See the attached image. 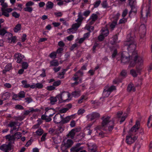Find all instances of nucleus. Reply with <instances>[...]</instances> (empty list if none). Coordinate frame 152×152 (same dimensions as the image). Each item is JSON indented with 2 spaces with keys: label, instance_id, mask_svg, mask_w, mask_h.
<instances>
[{
  "label": "nucleus",
  "instance_id": "obj_1",
  "mask_svg": "<svg viewBox=\"0 0 152 152\" xmlns=\"http://www.w3.org/2000/svg\"><path fill=\"white\" fill-rule=\"evenodd\" d=\"M124 44L125 46L127 47V49L129 51L132 52L129 61V66L134 67L135 65L137 58V53L136 51H134L136 49V45L135 37L132 36L130 34H128L127 40L124 42Z\"/></svg>",
  "mask_w": 152,
  "mask_h": 152
},
{
  "label": "nucleus",
  "instance_id": "obj_2",
  "mask_svg": "<svg viewBox=\"0 0 152 152\" xmlns=\"http://www.w3.org/2000/svg\"><path fill=\"white\" fill-rule=\"evenodd\" d=\"M110 117L109 116H104L102 118V128L105 131H111L114 126V121L110 120Z\"/></svg>",
  "mask_w": 152,
  "mask_h": 152
},
{
  "label": "nucleus",
  "instance_id": "obj_3",
  "mask_svg": "<svg viewBox=\"0 0 152 152\" xmlns=\"http://www.w3.org/2000/svg\"><path fill=\"white\" fill-rule=\"evenodd\" d=\"M73 144V142L71 140L68 139L66 142L64 140L61 147L62 152H68L67 149L71 147Z\"/></svg>",
  "mask_w": 152,
  "mask_h": 152
},
{
  "label": "nucleus",
  "instance_id": "obj_4",
  "mask_svg": "<svg viewBox=\"0 0 152 152\" xmlns=\"http://www.w3.org/2000/svg\"><path fill=\"white\" fill-rule=\"evenodd\" d=\"M131 58V56L129 55L127 52H123L121 53V63L124 64L129 63Z\"/></svg>",
  "mask_w": 152,
  "mask_h": 152
},
{
  "label": "nucleus",
  "instance_id": "obj_5",
  "mask_svg": "<svg viewBox=\"0 0 152 152\" xmlns=\"http://www.w3.org/2000/svg\"><path fill=\"white\" fill-rule=\"evenodd\" d=\"M99 114L96 112L93 113L91 114L88 115L87 116L88 119L91 121L99 118Z\"/></svg>",
  "mask_w": 152,
  "mask_h": 152
},
{
  "label": "nucleus",
  "instance_id": "obj_6",
  "mask_svg": "<svg viewBox=\"0 0 152 152\" xmlns=\"http://www.w3.org/2000/svg\"><path fill=\"white\" fill-rule=\"evenodd\" d=\"M137 136H135L132 137L131 135L126 136V142L128 144H131L134 143L137 139Z\"/></svg>",
  "mask_w": 152,
  "mask_h": 152
},
{
  "label": "nucleus",
  "instance_id": "obj_7",
  "mask_svg": "<svg viewBox=\"0 0 152 152\" xmlns=\"http://www.w3.org/2000/svg\"><path fill=\"white\" fill-rule=\"evenodd\" d=\"M62 116L59 113L56 114L53 118V121L56 124H61Z\"/></svg>",
  "mask_w": 152,
  "mask_h": 152
},
{
  "label": "nucleus",
  "instance_id": "obj_8",
  "mask_svg": "<svg viewBox=\"0 0 152 152\" xmlns=\"http://www.w3.org/2000/svg\"><path fill=\"white\" fill-rule=\"evenodd\" d=\"M80 129L77 128H74L72 129L71 131L67 134V136L68 137H70L72 139L74 138L76 132L80 131Z\"/></svg>",
  "mask_w": 152,
  "mask_h": 152
},
{
  "label": "nucleus",
  "instance_id": "obj_9",
  "mask_svg": "<svg viewBox=\"0 0 152 152\" xmlns=\"http://www.w3.org/2000/svg\"><path fill=\"white\" fill-rule=\"evenodd\" d=\"M14 57L15 59H17V62L18 63L20 64L21 63L22 59L24 57V56L22 55L20 53H17L15 54Z\"/></svg>",
  "mask_w": 152,
  "mask_h": 152
},
{
  "label": "nucleus",
  "instance_id": "obj_10",
  "mask_svg": "<svg viewBox=\"0 0 152 152\" xmlns=\"http://www.w3.org/2000/svg\"><path fill=\"white\" fill-rule=\"evenodd\" d=\"M81 144L80 143H77L76 144V145L72 147L71 148V151H74L76 150L77 151H80V150H82L83 149V147H80V145Z\"/></svg>",
  "mask_w": 152,
  "mask_h": 152
},
{
  "label": "nucleus",
  "instance_id": "obj_11",
  "mask_svg": "<svg viewBox=\"0 0 152 152\" xmlns=\"http://www.w3.org/2000/svg\"><path fill=\"white\" fill-rule=\"evenodd\" d=\"M108 34V31L107 30L105 31H103L102 34L100 35L98 37V39L102 41L104 39V36H107Z\"/></svg>",
  "mask_w": 152,
  "mask_h": 152
},
{
  "label": "nucleus",
  "instance_id": "obj_12",
  "mask_svg": "<svg viewBox=\"0 0 152 152\" xmlns=\"http://www.w3.org/2000/svg\"><path fill=\"white\" fill-rule=\"evenodd\" d=\"M85 136V134L83 132H80L77 134L76 136V139L77 140V141L79 142L82 140L84 139Z\"/></svg>",
  "mask_w": 152,
  "mask_h": 152
},
{
  "label": "nucleus",
  "instance_id": "obj_13",
  "mask_svg": "<svg viewBox=\"0 0 152 152\" xmlns=\"http://www.w3.org/2000/svg\"><path fill=\"white\" fill-rule=\"evenodd\" d=\"M140 122L139 121H137L135 124L130 129V132H136L138 129V126L140 125Z\"/></svg>",
  "mask_w": 152,
  "mask_h": 152
},
{
  "label": "nucleus",
  "instance_id": "obj_14",
  "mask_svg": "<svg viewBox=\"0 0 152 152\" xmlns=\"http://www.w3.org/2000/svg\"><path fill=\"white\" fill-rule=\"evenodd\" d=\"M68 69H64L62 70V71L61 72H59L58 73V77L60 78V79H62L64 78V75L65 74V72Z\"/></svg>",
  "mask_w": 152,
  "mask_h": 152
},
{
  "label": "nucleus",
  "instance_id": "obj_15",
  "mask_svg": "<svg viewBox=\"0 0 152 152\" xmlns=\"http://www.w3.org/2000/svg\"><path fill=\"white\" fill-rule=\"evenodd\" d=\"M46 114V112H45L44 114L42 115H41V119L42 120H45L46 122H49L52 120V119L50 118H47V116L45 115Z\"/></svg>",
  "mask_w": 152,
  "mask_h": 152
},
{
  "label": "nucleus",
  "instance_id": "obj_16",
  "mask_svg": "<svg viewBox=\"0 0 152 152\" xmlns=\"http://www.w3.org/2000/svg\"><path fill=\"white\" fill-rule=\"evenodd\" d=\"M57 98H58L60 103H61L63 102H66V101L68 100V99H64L61 94L57 95L56 97Z\"/></svg>",
  "mask_w": 152,
  "mask_h": 152
},
{
  "label": "nucleus",
  "instance_id": "obj_17",
  "mask_svg": "<svg viewBox=\"0 0 152 152\" xmlns=\"http://www.w3.org/2000/svg\"><path fill=\"white\" fill-rule=\"evenodd\" d=\"M10 96V94L9 92H6L2 96V99L3 100L8 99Z\"/></svg>",
  "mask_w": 152,
  "mask_h": 152
},
{
  "label": "nucleus",
  "instance_id": "obj_18",
  "mask_svg": "<svg viewBox=\"0 0 152 152\" xmlns=\"http://www.w3.org/2000/svg\"><path fill=\"white\" fill-rule=\"evenodd\" d=\"M139 31L141 33H144L146 31V27L144 24H141L139 28Z\"/></svg>",
  "mask_w": 152,
  "mask_h": 152
},
{
  "label": "nucleus",
  "instance_id": "obj_19",
  "mask_svg": "<svg viewBox=\"0 0 152 152\" xmlns=\"http://www.w3.org/2000/svg\"><path fill=\"white\" fill-rule=\"evenodd\" d=\"M127 90L129 92H130L131 91H135V88L133 84H129L127 88Z\"/></svg>",
  "mask_w": 152,
  "mask_h": 152
},
{
  "label": "nucleus",
  "instance_id": "obj_20",
  "mask_svg": "<svg viewBox=\"0 0 152 152\" xmlns=\"http://www.w3.org/2000/svg\"><path fill=\"white\" fill-rule=\"evenodd\" d=\"M70 119L71 118L70 116H67L64 118L62 117L61 124H64L67 123L69 121Z\"/></svg>",
  "mask_w": 152,
  "mask_h": 152
},
{
  "label": "nucleus",
  "instance_id": "obj_21",
  "mask_svg": "<svg viewBox=\"0 0 152 152\" xmlns=\"http://www.w3.org/2000/svg\"><path fill=\"white\" fill-rule=\"evenodd\" d=\"M54 6L53 3L51 1H48L46 4V9H51Z\"/></svg>",
  "mask_w": 152,
  "mask_h": 152
},
{
  "label": "nucleus",
  "instance_id": "obj_22",
  "mask_svg": "<svg viewBox=\"0 0 152 152\" xmlns=\"http://www.w3.org/2000/svg\"><path fill=\"white\" fill-rule=\"evenodd\" d=\"M50 66H58L59 65V63L58 62V61L56 60H54L53 61H50Z\"/></svg>",
  "mask_w": 152,
  "mask_h": 152
},
{
  "label": "nucleus",
  "instance_id": "obj_23",
  "mask_svg": "<svg viewBox=\"0 0 152 152\" xmlns=\"http://www.w3.org/2000/svg\"><path fill=\"white\" fill-rule=\"evenodd\" d=\"M21 28V25L20 24H17L14 28L13 30L14 32H17L20 30Z\"/></svg>",
  "mask_w": 152,
  "mask_h": 152
},
{
  "label": "nucleus",
  "instance_id": "obj_24",
  "mask_svg": "<svg viewBox=\"0 0 152 152\" xmlns=\"http://www.w3.org/2000/svg\"><path fill=\"white\" fill-rule=\"evenodd\" d=\"M64 126L62 124H59L58 125V128L57 129L60 131V133H61L64 130Z\"/></svg>",
  "mask_w": 152,
  "mask_h": 152
},
{
  "label": "nucleus",
  "instance_id": "obj_25",
  "mask_svg": "<svg viewBox=\"0 0 152 152\" xmlns=\"http://www.w3.org/2000/svg\"><path fill=\"white\" fill-rule=\"evenodd\" d=\"M11 36V37H8L7 38V39L9 41L10 40H11L10 42H13L14 43H15L16 42V37L15 36H12V35L11 34H9Z\"/></svg>",
  "mask_w": 152,
  "mask_h": 152
},
{
  "label": "nucleus",
  "instance_id": "obj_26",
  "mask_svg": "<svg viewBox=\"0 0 152 152\" xmlns=\"http://www.w3.org/2000/svg\"><path fill=\"white\" fill-rule=\"evenodd\" d=\"M147 125L149 128L151 127L152 126V115L149 118L147 122Z\"/></svg>",
  "mask_w": 152,
  "mask_h": 152
},
{
  "label": "nucleus",
  "instance_id": "obj_27",
  "mask_svg": "<svg viewBox=\"0 0 152 152\" xmlns=\"http://www.w3.org/2000/svg\"><path fill=\"white\" fill-rule=\"evenodd\" d=\"M18 122V121H11L10 122L7 126L8 127H10L11 128L17 125Z\"/></svg>",
  "mask_w": 152,
  "mask_h": 152
},
{
  "label": "nucleus",
  "instance_id": "obj_28",
  "mask_svg": "<svg viewBox=\"0 0 152 152\" xmlns=\"http://www.w3.org/2000/svg\"><path fill=\"white\" fill-rule=\"evenodd\" d=\"M149 14V12L148 11H147L146 12V17L145 18H143L142 15L141 14L142 18H141V20H142L143 23H146L147 22V17L148 15Z\"/></svg>",
  "mask_w": 152,
  "mask_h": 152
},
{
  "label": "nucleus",
  "instance_id": "obj_29",
  "mask_svg": "<svg viewBox=\"0 0 152 152\" xmlns=\"http://www.w3.org/2000/svg\"><path fill=\"white\" fill-rule=\"evenodd\" d=\"M78 17V18L76 21L79 23L81 22L83 19V17L82 15L81 12L79 13Z\"/></svg>",
  "mask_w": 152,
  "mask_h": 152
},
{
  "label": "nucleus",
  "instance_id": "obj_30",
  "mask_svg": "<svg viewBox=\"0 0 152 152\" xmlns=\"http://www.w3.org/2000/svg\"><path fill=\"white\" fill-rule=\"evenodd\" d=\"M50 104L52 105L55 104V102H56L57 101L56 97H54L53 96L50 97Z\"/></svg>",
  "mask_w": 152,
  "mask_h": 152
},
{
  "label": "nucleus",
  "instance_id": "obj_31",
  "mask_svg": "<svg viewBox=\"0 0 152 152\" xmlns=\"http://www.w3.org/2000/svg\"><path fill=\"white\" fill-rule=\"evenodd\" d=\"M131 10L129 12V15L130 16L132 12L136 13L137 11V9L135 5L130 7Z\"/></svg>",
  "mask_w": 152,
  "mask_h": 152
},
{
  "label": "nucleus",
  "instance_id": "obj_32",
  "mask_svg": "<svg viewBox=\"0 0 152 152\" xmlns=\"http://www.w3.org/2000/svg\"><path fill=\"white\" fill-rule=\"evenodd\" d=\"M80 25V24L78 23H76L73 24L72 25V28H73V30H77Z\"/></svg>",
  "mask_w": 152,
  "mask_h": 152
},
{
  "label": "nucleus",
  "instance_id": "obj_33",
  "mask_svg": "<svg viewBox=\"0 0 152 152\" xmlns=\"http://www.w3.org/2000/svg\"><path fill=\"white\" fill-rule=\"evenodd\" d=\"M98 18V15L95 14L93 13L91 16L90 19L93 20V21H96Z\"/></svg>",
  "mask_w": 152,
  "mask_h": 152
},
{
  "label": "nucleus",
  "instance_id": "obj_34",
  "mask_svg": "<svg viewBox=\"0 0 152 152\" xmlns=\"http://www.w3.org/2000/svg\"><path fill=\"white\" fill-rule=\"evenodd\" d=\"M80 91H75L72 93V95L74 97H78L80 95Z\"/></svg>",
  "mask_w": 152,
  "mask_h": 152
},
{
  "label": "nucleus",
  "instance_id": "obj_35",
  "mask_svg": "<svg viewBox=\"0 0 152 152\" xmlns=\"http://www.w3.org/2000/svg\"><path fill=\"white\" fill-rule=\"evenodd\" d=\"M36 134L38 136L41 135L43 133V130L42 129H39L36 132Z\"/></svg>",
  "mask_w": 152,
  "mask_h": 152
},
{
  "label": "nucleus",
  "instance_id": "obj_36",
  "mask_svg": "<svg viewBox=\"0 0 152 152\" xmlns=\"http://www.w3.org/2000/svg\"><path fill=\"white\" fill-rule=\"evenodd\" d=\"M110 92L107 90V89H104L103 94L104 97H107L109 96L110 95Z\"/></svg>",
  "mask_w": 152,
  "mask_h": 152
},
{
  "label": "nucleus",
  "instance_id": "obj_37",
  "mask_svg": "<svg viewBox=\"0 0 152 152\" xmlns=\"http://www.w3.org/2000/svg\"><path fill=\"white\" fill-rule=\"evenodd\" d=\"M25 96V93L24 91H21L18 94V96L20 98H23Z\"/></svg>",
  "mask_w": 152,
  "mask_h": 152
},
{
  "label": "nucleus",
  "instance_id": "obj_38",
  "mask_svg": "<svg viewBox=\"0 0 152 152\" xmlns=\"http://www.w3.org/2000/svg\"><path fill=\"white\" fill-rule=\"evenodd\" d=\"M117 24V20H115L113 21L112 23L110 25V27L111 29L112 30L114 29V28H115V26H116Z\"/></svg>",
  "mask_w": 152,
  "mask_h": 152
},
{
  "label": "nucleus",
  "instance_id": "obj_39",
  "mask_svg": "<svg viewBox=\"0 0 152 152\" xmlns=\"http://www.w3.org/2000/svg\"><path fill=\"white\" fill-rule=\"evenodd\" d=\"M23 10L25 12H31L33 10V8L32 7H26L23 8Z\"/></svg>",
  "mask_w": 152,
  "mask_h": 152
},
{
  "label": "nucleus",
  "instance_id": "obj_40",
  "mask_svg": "<svg viewBox=\"0 0 152 152\" xmlns=\"http://www.w3.org/2000/svg\"><path fill=\"white\" fill-rule=\"evenodd\" d=\"M49 133L52 135H54L57 134L55 129L51 128H50L49 131Z\"/></svg>",
  "mask_w": 152,
  "mask_h": 152
},
{
  "label": "nucleus",
  "instance_id": "obj_41",
  "mask_svg": "<svg viewBox=\"0 0 152 152\" xmlns=\"http://www.w3.org/2000/svg\"><path fill=\"white\" fill-rule=\"evenodd\" d=\"M127 116V114L126 113H124L123 115L122 116L121 118V121H120V124H121L125 120Z\"/></svg>",
  "mask_w": 152,
  "mask_h": 152
},
{
  "label": "nucleus",
  "instance_id": "obj_42",
  "mask_svg": "<svg viewBox=\"0 0 152 152\" xmlns=\"http://www.w3.org/2000/svg\"><path fill=\"white\" fill-rule=\"evenodd\" d=\"M113 41H112L111 43L112 45H113L117 42L118 40V37L116 35H115L112 37Z\"/></svg>",
  "mask_w": 152,
  "mask_h": 152
},
{
  "label": "nucleus",
  "instance_id": "obj_43",
  "mask_svg": "<svg viewBox=\"0 0 152 152\" xmlns=\"http://www.w3.org/2000/svg\"><path fill=\"white\" fill-rule=\"evenodd\" d=\"M130 73L132 76L134 77H137V75L135 70L134 69H132L130 71Z\"/></svg>",
  "mask_w": 152,
  "mask_h": 152
},
{
  "label": "nucleus",
  "instance_id": "obj_44",
  "mask_svg": "<svg viewBox=\"0 0 152 152\" xmlns=\"http://www.w3.org/2000/svg\"><path fill=\"white\" fill-rule=\"evenodd\" d=\"M140 147V145L138 143H136L135 144L134 146V150H137L138 151Z\"/></svg>",
  "mask_w": 152,
  "mask_h": 152
},
{
  "label": "nucleus",
  "instance_id": "obj_45",
  "mask_svg": "<svg viewBox=\"0 0 152 152\" xmlns=\"http://www.w3.org/2000/svg\"><path fill=\"white\" fill-rule=\"evenodd\" d=\"M28 64L27 62H23L22 64V68L24 69H26L28 66Z\"/></svg>",
  "mask_w": 152,
  "mask_h": 152
},
{
  "label": "nucleus",
  "instance_id": "obj_46",
  "mask_svg": "<svg viewBox=\"0 0 152 152\" xmlns=\"http://www.w3.org/2000/svg\"><path fill=\"white\" fill-rule=\"evenodd\" d=\"M126 75L127 72L124 69L120 73L121 76L123 77L124 78H125L126 77Z\"/></svg>",
  "mask_w": 152,
  "mask_h": 152
},
{
  "label": "nucleus",
  "instance_id": "obj_47",
  "mask_svg": "<svg viewBox=\"0 0 152 152\" xmlns=\"http://www.w3.org/2000/svg\"><path fill=\"white\" fill-rule=\"evenodd\" d=\"M12 64H9L5 66V69H6L7 71H9L12 69Z\"/></svg>",
  "mask_w": 152,
  "mask_h": 152
},
{
  "label": "nucleus",
  "instance_id": "obj_48",
  "mask_svg": "<svg viewBox=\"0 0 152 152\" xmlns=\"http://www.w3.org/2000/svg\"><path fill=\"white\" fill-rule=\"evenodd\" d=\"M61 83V81L58 80L56 81H54L53 83V85L54 86H57L60 85Z\"/></svg>",
  "mask_w": 152,
  "mask_h": 152
},
{
  "label": "nucleus",
  "instance_id": "obj_49",
  "mask_svg": "<svg viewBox=\"0 0 152 152\" xmlns=\"http://www.w3.org/2000/svg\"><path fill=\"white\" fill-rule=\"evenodd\" d=\"M99 47V44L97 43H95L93 47L92 50H93V53H94L95 52V50L96 48Z\"/></svg>",
  "mask_w": 152,
  "mask_h": 152
},
{
  "label": "nucleus",
  "instance_id": "obj_50",
  "mask_svg": "<svg viewBox=\"0 0 152 152\" xmlns=\"http://www.w3.org/2000/svg\"><path fill=\"white\" fill-rule=\"evenodd\" d=\"M101 5H102V7L104 8H107L108 7L106 0L103 1L101 4Z\"/></svg>",
  "mask_w": 152,
  "mask_h": 152
},
{
  "label": "nucleus",
  "instance_id": "obj_51",
  "mask_svg": "<svg viewBox=\"0 0 152 152\" xmlns=\"http://www.w3.org/2000/svg\"><path fill=\"white\" fill-rule=\"evenodd\" d=\"M80 73H81V75H82L83 74V71H82L81 70H79L75 74H74V76H75V77H78L79 78V74Z\"/></svg>",
  "mask_w": 152,
  "mask_h": 152
},
{
  "label": "nucleus",
  "instance_id": "obj_52",
  "mask_svg": "<svg viewBox=\"0 0 152 152\" xmlns=\"http://www.w3.org/2000/svg\"><path fill=\"white\" fill-rule=\"evenodd\" d=\"M15 108L17 110H23L24 108L20 104H17L15 106Z\"/></svg>",
  "mask_w": 152,
  "mask_h": 152
},
{
  "label": "nucleus",
  "instance_id": "obj_53",
  "mask_svg": "<svg viewBox=\"0 0 152 152\" xmlns=\"http://www.w3.org/2000/svg\"><path fill=\"white\" fill-rule=\"evenodd\" d=\"M12 16L16 18H18L20 16V14L16 12H14L12 13Z\"/></svg>",
  "mask_w": 152,
  "mask_h": 152
},
{
  "label": "nucleus",
  "instance_id": "obj_54",
  "mask_svg": "<svg viewBox=\"0 0 152 152\" xmlns=\"http://www.w3.org/2000/svg\"><path fill=\"white\" fill-rule=\"evenodd\" d=\"M25 99L26 100L25 102H27L28 104H29L33 101L31 97L26 98Z\"/></svg>",
  "mask_w": 152,
  "mask_h": 152
},
{
  "label": "nucleus",
  "instance_id": "obj_55",
  "mask_svg": "<svg viewBox=\"0 0 152 152\" xmlns=\"http://www.w3.org/2000/svg\"><path fill=\"white\" fill-rule=\"evenodd\" d=\"M115 89V87L114 86H112L110 87L107 89V90L110 92V93L113 90Z\"/></svg>",
  "mask_w": 152,
  "mask_h": 152
},
{
  "label": "nucleus",
  "instance_id": "obj_56",
  "mask_svg": "<svg viewBox=\"0 0 152 152\" xmlns=\"http://www.w3.org/2000/svg\"><path fill=\"white\" fill-rule=\"evenodd\" d=\"M90 13L91 11L89 10H86L84 12L83 15L87 17L90 15Z\"/></svg>",
  "mask_w": 152,
  "mask_h": 152
},
{
  "label": "nucleus",
  "instance_id": "obj_57",
  "mask_svg": "<svg viewBox=\"0 0 152 152\" xmlns=\"http://www.w3.org/2000/svg\"><path fill=\"white\" fill-rule=\"evenodd\" d=\"M7 32V31L4 28L0 29V35L4 36Z\"/></svg>",
  "mask_w": 152,
  "mask_h": 152
},
{
  "label": "nucleus",
  "instance_id": "obj_58",
  "mask_svg": "<svg viewBox=\"0 0 152 152\" xmlns=\"http://www.w3.org/2000/svg\"><path fill=\"white\" fill-rule=\"evenodd\" d=\"M56 56V53L55 52L51 53L49 55V56L51 58H55Z\"/></svg>",
  "mask_w": 152,
  "mask_h": 152
},
{
  "label": "nucleus",
  "instance_id": "obj_59",
  "mask_svg": "<svg viewBox=\"0 0 152 152\" xmlns=\"http://www.w3.org/2000/svg\"><path fill=\"white\" fill-rule=\"evenodd\" d=\"M101 2L100 0L96 1L94 5V8H96L98 7Z\"/></svg>",
  "mask_w": 152,
  "mask_h": 152
},
{
  "label": "nucleus",
  "instance_id": "obj_60",
  "mask_svg": "<svg viewBox=\"0 0 152 152\" xmlns=\"http://www.w3.org/2000/svg\"><path fill=\"white\" fill-rule=\"evenodd\" d=\"M6 149L7 151H10L11 150V144L10 142H9L7 145H6Z\"/></svg>",
  "mask_w": 152,
  "mask_h": 152
},
{
  "label": "nucleus",
  "instance_id": "obj_61",
  "mask_svg": "<svg viewBox=\"0 0 152 152\" xmlns=\"http://www.w3.org/2000/svg\"><path fill=\"white\" fill-rule=\"evenodd\" d=\"M43 87V85L41 83H37L36 84V88H42Z\"/></svg>",
  "mask_w": 152,
  "mask_h": 152
},
{
  "label": "nucleus",
  "instance_id": "obj_62",
  "mask_svg": "<svg viewBox=\"0 0 152 152\" xmlns=\"http://www.w3.org/2000/svg\"><path fill=\"white\" fill-rule=\"evenodd\" d=\"M137 63L139 64H140L141 65L143 62V60L142 59V58L138 56L137 55Z\"/></svg>",
  "mask_w": 152,
  "mask_h": 152
},
{
  "label": "nucleus",
  "instance_id": "obj_63",
  "mask_svg": "<svg viewBox=\"0 0 152 152\" xmlns=\"http://www.w3.org/2000/svg\"><path fill=\"white\" fill-rule=\"evenodd\" d=\"M85 111L84 109H80L78 110L77 112V114L78 115H82Z\"/></svg>",
  "mask_w": 152,
  "mask_h": 152
},
{
  "label": "nucleus",
  "instance_id": "obj_64",
  "mask_svg": "<svg viewBox=\"0 0 152 152\" xmlns=\"http://www.w3.org/2000/svg\"><path fill=\"white\" fill-rule=\"evenodd\" d=\"M2 14L3 15H4L7 17H8L9 16V14L6 11H5V10H2Z\"/></svg>",
  "mask_w": 152,
  "mask_h": 152
}]
</instances>
